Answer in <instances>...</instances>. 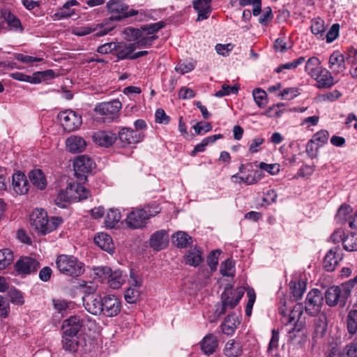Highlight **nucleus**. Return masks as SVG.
Listing matches in <instances>:
<instances>
[{
	"label": "nucleus",
	"mask_w": 357,
	"mask_h": 357,
	"mask_svg": "<svg viewBox=\"0 0 357 357\" xmlns=\"http://www.w3.org/2000/svg\"><path fill=\"white\" fill-rule=\"evenodd\" d=\"M357 284V275L340 285H333L328 287L324 294L326 303L329 307L340 305L344 307L351 296L354 287Z\"/></svg>",
	"instance_id": "f257e3e1"
},
{
	"label": "nucleus",
	"mask_w": 357,
	"mask_h": 357,
	"mask_svg": "<svg viewBox=\"0 0 357 357\" xmlns=\"http://www.w3.org/2000/svg\"><path fill=\"white\" fill-rule=\"evenodd\" d=\"M29 222L32 229L40 235H45L55 230L62 223L63 219L61 217L49 219L46 211L37 209L31 214Z\"/></svg>",
	"instance_id": "f03ea898"
},
{
	"label": "nucleus",
	"mask_w": 357,
	"mask_h": 357,
	"mask_svg": "<svg viewBox=\"0 0 357 357\" xmlns=\"http://www.w3.org/2000/svg\"><path fill=\"white\" fill-rule=\"evenodd\" d=\"M160 211L158 205H146L143 208H133L126 219V225L131 229L144 227L148 220Z\"/></svg>",
	"instance_id": "7ed1b4c3"
},
{
	"label": "nucleus",
	"mask_w": 357,
	"mask_h": 357,
	"mask_svg": "<svg viewBox=\"0 0 357 357\" xmlns=\"http://www.w3.org/2000/svg\"><path fill=\"white\" fill-rule=\"evenodd\" d=\"M56 265L61 273L73 278L78 277L84 272V264L73 255H59Z\"/></svg>",
	"instance_id": "20e7f679"
},
{
	"label": "nucleus",
	"mask_w": 357,
	"mask_h": 357,
	"mask_svg": "<svg viewBox=\"0 0 357 357\" xmlns=\"http://www.w3.org/2000/svg\"><path fill=\"white\" fill-rule=\"evenodd\" d=\"M244 292L245 289L242 287L233 289L232 286L228 284L221 295L222 305L216 309L218 316L224 314L227 309L234 308L243 296Z\"/></svg>",
	"instance_id": "39448f33"
},
{
	"label": "nucleus",
	"mask_w": 357,
	"mask_h": 357,
	"mask_svg": "<svg viewBox=\"0 0 357 357\" xmlns=\"http://www.w3.org/2000/svg\"><path fill=\"white\" fill-rule=\"evenodd\" d=\"M107 8L112 14L109 17L111 20L120 21L138 14V11L130 8L125 0H109L107 3Z\"/></svg>",
	"instance_id": "423d86ee"
},
{
	"label": "nucleus",
	"mask_w": 357,
	"mask_h": 357,
	"mask_svg": "<svg viewBox=\"0 0 357 357\" xmlns=\"http://www.w3.org/2000/svg\"><path fill=\"white\" fill-rule=\"evenodd\" d=\"M121 107V102L119 100L114 99L109 102L98 103L96 105L94 112L98 114L105 116L104 122L110 123L119 118Z\"/></svg>",
	"instance_id": "0eeeda50"
},
{
	"label": "nucleus",
	"mask_w": 357,
	"mask_h": 357,
	"mask_svg": "<svg viewBox=\"0 0 357 357\" xmlns=\"http://www.w3.org/2000/svg\"><path fill=\"white\" fill-rule=\"evenodd\" d=\"M324 305V296L318 289H313L307 294L304 309L311 317H317L321 312Z\"/></svg>",
	"instance_id": "6e6552de"
},
{
	"label": "nucleus",
	"mask_w": 357,
	"mask_h": 357,
	"mask_svg": "<svg viewBox=\"0 0 357 357\" xmlns=\"http://www.w3.org/2000/svg\"><path fill=\"white\" fill-rule=\"evenodd\" d=\"M95 272L100 278L107 279L109 287L114 289L120 288L125 282L122 271L119 269L112 271L109 266H102L96 268Z\"/></svg>",
	"instance_id": "1a4fd4ad"
},
{
	"label": "nucleus",
	"mask_w": 357,
	"mask_h": 357,
	"mask_svg": "<svg viewBox=\"0 0 357 357\" xmlns=\"http://www.w3.org/2000/svg\"><path fill=\"white\" fill-rule=\"evenodd\" d=\"M62 127L67 132H72L79 128L82 123V116L73 110H65L58 114Z\"/></svg>",
	"instance_id": "9d476101"
},
{
	"label": "nucleus",
	"mask_w": 357,
	"mask_h": 357,
	"mask_svg": "<svg viewBox=\"0 0 357 357\" xmlns=\"http://www.w3.org/2000/svg\"><path fill=\"white\" fill-rule=\"evenodd\" d=\"M75 174L80 181L86 179V174L90 172L95 167V163L91 158L86 155L76 158L73 162Z\"/></svg>",
	"instance_id": "9b49d317"
},
{
	"label": "nucleus",
	"mask_w": 357,
	"mask_h": 357,
	"mask_svg": "<svg viewBox=\"0 0 357 357\" xmlns=\"http://www.w3.org/2000/svg\"><path fill=\"white\" fill-rule=\"evenodd\" d=\"M121 309V303L119 298L114 295H106L102 297V315L107 317H116Z\"/></svg>",
	"instance_id": "f8f14e48"
},
{
	"label": "nucleus",
	"mask_w": 357,
	"mask_h": 357,
	"mask_svg": "<svg viewBox=\"0 0 357 357\" xmlns=\"http://www.w3.org/2000/svg\"><path fill=\"white\" fill-rule=\"evenodd\" d=\"M343 259V253L340 247H334L329 250L323 261V267L326 271L333 272Z\"/></svg>",
	"instance_id": "ddd939ff"
},
{
	"label": "nucleus",
	"mask_w": 357,
	"mask_h": 357,
	"mask_svg": "<svg viewBox=\"0 0 357 357\" xmlns=\"http://www.w3.org/2000/svg\"><path fill=\"white\" fill-rule=\"evenodd\" d=\"M15 269L19 274L29 275L40 268V263L30 257H21L15 263Z\"/></svg>",
	"instance_id": "4468645a"
},
{
	"label": "nucleus",
	"mask_w": 357,
	"mask_h": 357,
	"mask_svg": "<svg viewBox=\"0 0 357 357\" xmlns=\"http://www.w3.org/2000/svg\"><path fill=\"white\" fill-rule=\"evenodd\" d=\"M83 305L85 309L91 314L101 315L102 297L99 294H87L83 297Z\"/></svg>",
	"instance_id": "2eb2a0df"
},
{
	"label": "nucleus",
	"mask_w": 357,
	"mask_h": 357,
	"mask_svg": "<svg viewBox=\"0 0 357 357\" xmlns=\"http://www.w3.org/2000/svg\"><path fill=\"white\" fill-rule=\"evenodd\" d=\"M83 327V319L77 315L70 316L62 324L63 334L66 336H79L78 333Z\"/></svg>",
	"instance_id": "dca6fc26"
},
{
	"label": "nucleus",
	"mask_w": 357,
	"mask_h": 357,
	"mask_svg": "<svg viewBox=\"0 0 357 357\" xmlns=\"http://www.w3.org/2000/svg\"><path fill=\"white\" fill-rule=\"evenodd\" d=\"M114 26L98 24L96 25L79 27L74 31L76 36H84L96 31V36L100 37L112 31Z\"/></svg>",
	"instance_id": "f3484780"
},
{
	"label": "nucleus",
	"mask_w": 357,
	"mask_h": 357,
	"mask_svg": "<svg viewBox=\"0 0 357 357\" xmlns=\"http://www.w3.org/2000/svg\"><path fill=\"white\" fill-rule=\"evenodd\" d=\"M143 135L139 130H134L131 128H122L119 131V139L122 146H127L137 144L143 139Z\"/></svg>",
	"instance_id": "a211bd4d"
},
{
	"label": "nucleus",
	"mask_w": 357,
	"mask_h": 357,
	"mask_svg": "<svg viewBox=\"0 0 357 357\" xmlns=\"http://www.w3.org/2000/svg\"><path fill=\"white\" fill-rule=\"evenodd\" d=\"M93 141L98 145L104 147L112 146L117 139L116 133L108 130H98L92 135Z\"/></svg>",
	"instance_id": "6ab92c4d"
},
{
	"label": "nucleus",
	"mask_w": 357,
	"mask_h": 357,
	"mask_svg": "<svg viewBox=\"0 0 357 357\" xmlns=\"http://www.w3.org/2000/svg\"><path fill=\"white\" fill-rule=\"evenodd\" d=\"M129 30L130 31L131 36L136 40V42L133 43V44L136 45V48L150 47L158 38L155 35L147 36L143 33L141 29L130 28Z\"/></svg>",
	"instance_id": "aec40b11"
},
{
	"label": "nucleus",
	"mask_w": 357,
	"mask_h": 357,
	"mask_svg": "<svg viewBox=\"0 0 357 357\" xmlns=\"http://www.w3.org/2000/svg\"><path fill=\"white\" fill-rule=\"evenodd\" d=\"M193 8L197 12V22L206 20L212 11L211 0H193Z\"/></svg>",
	"instance_id": "412c9836"
},
{
	"label": "nucleus",
	"mask_w": 357,
	"mask_h": 357,
	"mask_svg": "<svg viewBox=\"0 0 357 357\" xmlns=\"http://www.w3.org/2000/svg\"><path fill=\"white\" fill-rule=\"evenodd\" d=\"M114 55L119 60H132V54L136 50V45L133 43H116Z\"/></svg>",
	"instance_id": "4be33fe9"
},
{
	"label": "nucleus",
	"mask_w": 357,
	"mask_h": 357,
	"mask_svg": "<svg viewBox=\"0 0 357 357\" xmlns=\"http://www.w3.org/2000/svg\"><path fill=\"white\" fill-rule=\"evenodd\" d=\"M199 345L202 353L210 356L214 354L218 349V340L215 335L209 333L200 341Z\"/></svg>",
	"instance_id": "5701e85b"
},
{
	"label": "nucleus",
	"mask_w": 357,
	"mask_h": 357,
	"mask_svg": "<svg viewBox=\"0 0 357 357\" xmlns=\"http://www.w3.org/2000/svg\"><path fill=\"white\" fill-rule=\"evenodd\" d=\"M167 244L168 236L165 230L154 232L149 239L150 247L156 251L165 248Z\"/></svg>",
	"instance_id": "b1692460"
},
{
	"label": "nucleus",
	"mask_w": 357,
	"mask_h": 357,
	"mask_svg": "<svg viewBox=\"0 0 357 357\" xmlns=\"http://www.w3.org/2000/svg\"><path fill=\"white\" fill-rule=\"evenodd\" d=\"M75 195L70 183L65 190H60L57 194L54 200L55 204L60 208H66L71 202L75 201Z\"/></svg>",
	"instance_id": "393cba45"
},
{
	"label": "nucleus",
	"mask_w": 357,
	"mask_h": 357,
	"mask_svg": "<svg viewBox=\"0 0 357 357\" xmlns=\"http://www.w3.org/2000/svg\"><path fill=\"white\" fill-rule=\"evenodd\" d=\"M67 150L73 153H81L86 147V142L84 138L77 135H71L66 140Z\"/></svg>",
	"instance_id": "a878e982"
},
{
	"label": "nucleus",
	"mask_w": 357,
	"mask_h": 357,
	"mask_svg": "<svg viewBox=\"0 0 357 357\" xmlns=\"http://www.w3.org/2000/svg\"><path fill=\"white\" fill-rule=\"evenodd\" d=\"M12 185L14 191L18 195H24L29 190V181L26 176L21 172L13 175Z\"/></svg>",
	"instance_id": "bb28decb"
},
{
	"label": "nucleus",
	"mask_w": 357,
	"mask_h": 357,
	"mask_svg": "<svg viewBox=\"0 0 357 357\" xmlns=\"http://www.w3.org/2000/svg\"><path fill=\"white\" fill-rule=\"evenodd\" d=\"M317 81V87L319 89L330 88L334 84V79L331 73L326 69L322 68L320 73H317V77H314Z\"/></svg>",
	"instance_id": "cd10ccee"
},
{
	"label": "nucleus",
	"mask_w": 357,
	"mask_h": 357,
	"mask_svg": "<svg viewBox=\"0 0 357 357\" xmlns=\"http://www.w3.org/2000/svg\"><path fill=\"white\" fill-rule=\"evenodd\" d=\"M345 326L347 333L354 336L357 333V308L352 307L349 310L345 318Z\"/></svg>",
	"instance_id": "c85d7f7f"
},
{
	"label": "nucleus",
	"mask_w": 357,
	"mask_h": 357,
	"mask_svg": "<svg viewBox=\"0 0 357 357\" xmlns=\"http://www.w3.org/2000/svg\"><path fill=\"white\" fill-rule=\"evenodd\" d=\"M94 243L102 250L109 253H112L114 250V245L112 238L105 233L98 234L94 237Z\"/></svg>",
	"instance_id": "c756f323"
},
{
	"label": "nucleus",
	"mask_w": 357,
	"mask_h": 357,
	"mask_svg": "<svg viewBox=\"0 0 357 357\" xmlns=\"http://www.w3.org/2000/svg\"><path fill=\"white\" fill-rule=\"evenodd\" d=\"M184 258L185 264L197 267L203 261L202 252L199 248L195 247L188 251Z\"/></svg>",
	"instance_id": "7c9ffc66"
},
{
	"label": "nucleus",
	"mask_w": 357,
	"mask_h": 357,
	"mask_svg": "<svg viewBox=\"0 0 357 357\" xmlns=\"http://www.w3.org/2000/svg\"><path fill=\"white\" fill-rule=\"evenodd\" d=\"M79 3L76 0H70L66 2L58 11L54 14V17L57 20L68 18L75 14L74 10H71L70 7L78 5Z\"/></svg>",
	"instance_id": "2f4dec72"
},
{
	"label": "nucleus",
	"mask_w": 357,
	"mask_h": 357,
	"mask_svg": "<svg viewBox=\"0 0 357 357\" xmlns=\"http://www.w3.org/2000/svg\"><path fill=\"white\" fill-rule=\"evenodd\" d=\"M321 69V61L317 57H310L306 61L305 70L312 78L317 77V73H320Z\"/></svg>",
	"instance_id": "473e14b6"
},
{
	"label": "nucleus",
	"mask_w": 357,
	"mask_h": 357,
	"mask_svg": "<svg viewBox=\"0 0 357 357\" xmlns=\"http://www.w3.org/2000/svg\"><path fill=\"white\" fill-rule=\"evenodd\" d=\"M61 343L65 351L75 353L79 348V336H66L62 334Z\"/></svg>",
	"instance_id": "72a5a7b5"
},
{
	"label": "nucleus",
	"mask_w": 357,
	"mask_h": 357,
	"mask_svg": "<svg viewBox=\"0 0 357 357\" xmlns=\"http://www.w3.org/2000/svg\"><path fill=\"white\" fill-rule=\"evenodd\" d=\"M29 179L32 184L40 190H43L47 185L46 178L40 169L31 171L29 174Z\"/></svg>",
	"instance_id": "f704fd0d"
},
{
	"label": "nucleus",
	"mask_w": 357,
	"mask_h": 357,
	"mask_svg": "<svg viewBox=\"0 0 357 357\" xmlns=\"http://www.w3.org/2000/svg\"><path fill=\"white\" fill-rule=\"evenodd\" d=\"M238 324V319L234 314H229L221 325L222 331L225 334L232 335Z\"/></svg>",
	"instance_id": "c9c22d12"
},
{
	"label": "nucleus",
	"mask_w": 357,
	"mask_h": 357,
	"mask_svg": "<svg viewBox=\"0 0 357 357\" xmlns=\"http://www.w3.org/2000/svg\"><path fill=\"white\" fill-rule=\"evenodd\" d=\"M172 242L177 248H186L191 245L192 238L184 231H178L172 235Z\"/></svg>",
	"instance_id": "e433bc0d"
},
{
	"label": "nucleus",
	"mask_w": 357,
	"mask_h": 357,
	"mask_svg": "<svg viewBox=\"0 0 357 357\" xmlns=\"http://www.w3.org/2000/svg\"><path fill=\"white\" fill-rule=\"evenodd\" d=\"M224 354L227 357H238L242 354L241 344L234 340L228 341L224 349Z\"/></svg>",
	"instance_id": "4c0bfd02"
},
{
	"label": "nucleus",
	"mask_w": 357,
	"mask_h": 357,
	"mask_svg": "<svg viewBox=\"0 0 357 357\" xmlns=\"http://www.w3.org/2000/svg\"><path fill=\"white\" fill-rule=\"evenodd\" d=\"M289 288L295 300H298L301 298L306 289V283L301 280H292L289 282Z\"/></svg>",
	"instance_id": "58836bf2"
},
{
	"label": "nucleus",
	"mask_w": 357,
	"mask_h": 357,
	"mask_svg": "<svg viewBox=\"0 0 357 357\" xmlns=\"http://www.w3.org/2000/svg\"><path fill=\"white\" fill-rule=\"evenodd\" d=\"M121 215L118 209L111 208L107 213L105 225L107 228H113L121 220Z\"/></svg>",
	"instance_id": "ea45409f"
},
{
	"label": "nucleus",
	"mask_w": 357,
	"mask_h": 357,
	"mask_svg": "<svg viewBox=\"0 0 357 357\" xmlns=\"http://www.w3.org/2000/svg\"><path fill=\"white\" fill-rule=\"evenodd\" d=\"M314 334L316 337H322L327 330L326 317L320 316L314 321Z\"/></svg>",
	"instance_id": "a19ab883"
},
{
	"label": "nucleus",
	"mask_w": 357,
	"mask_h": 357,
	"mask_svg": "<svg viewBox=\"0 0 357 357\" xmlns=\"http://www.w3.org/2000/svg\"><path fill=\"white\" fill-rule=\"evenodd\" d=\"M343 248L349 252L357 250V234L351 232L344 237Z\"/></svg>",
	"instance_id": "79ce46f5"
},
{
	"label": "nucleus",
	"mask_w": 357,
	"mask_h": 357,
	"mask_svg": "<svg viewBox=\"0 0 357 357\" xmlns=\"http://www.w3.org/2000/svg\"><path fill=\"white\" fill-rule=\"evenodd\" d=\"M2 15L8 26L15 30L22 32L24 29L21 24L20 20L10 12H4Z\"/></svg>",
	"instance_id": "37998d69"
},
{
	"label": "nucleus",
	"mask_w": 357,
	"mask_h": 357,
	"mask_svg": "<svg viewBox=\"0 0 357 357\" xmlns=\"http://www.w3.org/2000/svg\"><path fill=\"white\" fill-rule=\"evenodd\" d=\"M231 178H238V183H244L246 185H252L257 183L262 178V173L260 171L256 170L254 172L253 176L248 175L246 176H238L236 174L233 175Z\"/></svg>",
	"instance_id": "c03bdc74"
},
{
	"label": "nucleus",
	"mask_w": 357,
	"mask_h": 357,
	"mask_svg": "<svg viewBox=\"0 0 357 357\" xmlns=\"http://www.w3.org/2000/svg\"><path fill=\"white\" fill-rule=\"evenodd\" d=\"M310 29L313 34L323 38L325 32L324 20L320 17L312 19Z\"/></svg>",
	"instance_id": "a18cd8bd"
},
{
	"label": "nucleus",
	"mask_w": 357,
	"mask_h": 357,
	"mask_svg": "<svg viewBox=\"0 0 357 357\" xmlns=\"http://www.w3.org/2000/svg\"><path fill=\"white\" fill-rule=\"evenodd\" d=\"M54 77L55 73L53 70L36 72L32 75V84H38Z\"/></svg>",
	"instance_id": "49530a36"
},
{
	"label": "nucleus",
	"mask_w": 357,
	"mask_h": 357,
	"mask_svg": "<svg viewBox=\"0 0 357 357\" xmlns=\"http://www.w3.org/2000/svg\"><path fill=\"white\" fill-rule=\"evenodd\" d=\"M14 259L13 252L8 248L0 250V270L6 268Z\"/></svg>",
	"instance_id": "de8ad7c7"
},
{
	"label": "nucleus",
	"mask_w": 357,
	"mask_h": 357,
	"mask_svg": "<svg viewBox=\"0 0 357 357\" xmlns=\"http://www.w3.org/2000/svg\"><path fill=\"white\" fill-rule=\"evenodd\" d=\"M352 212V208L349 205H342L337 211L335 218L336 220L343 224L344 222L348 221Z\"/></svg>",
	"instance_id": "09e8293b"
},
{
	"label": "nucleus",
	"mask_w": 357,
	"mask_h": 357,
	"mask_svg": "<svg viewBox=\"0 0 357 357\" xmlns=\"http://www.w3.org/2000/svg\"><path fill=\"white\" fill-rule=\"evenodd\" d=\"M71 185L72 188L73 189V192L75 194V201L84 199L89 196V190H87L85 187L82 186L81 184L78 183H72Z\"/></svg>",
	"instance_id": "8fccbe9b"
},
{
	"label": "nucleus",
	"mask_w": 357,
	"mask_h": 357,
	"mask_svg": "<svg viewBox=\"0 0 357 357\" xmlns=\"http://www.w3.org/2000/svg\"><path fill=\"white\" fill-rule=\"evenodd\" d=\"M165 26V23L162 21H160L156 23L144 25L141 26L139 29L143 31V33L147 36H153L154 33H157L159 30L162 29Z\"/></svg>",
	"instance_id": "3c124183"
},
{
	"label": "nucleus",
	"mask_w": 357,
	"mask_h": 357,
	"mask_svg": "<svg viewBox=\"0 0 357 357\" xmlns=\"http://www.w3.org/2000/svg\"><path fill=\"white\" fill-rule=\"evenodd\" d=\"M303 310L304 307L302 303H299L294 305L293 309L289 313L287 325H291V322L296 320H299L303 313Z\"/></svg>",
	"instance_id": "603ef678"
},
{
	"label": "nucleus",
	"mask_w": 357,
	"mask_h": 357,
	"mask_svg": "<svg viewBox=\"0 0 357 357\" xmlns=\"http://www.w3.org/2000/svg\"><path fill=\"white\" fill-rule=\"evenodd\" d=\"M239 89L238 85H234L232 86L227 84H223L220 90L218 91L215 96L218 98H221L230 94H237Z\"/></svg>",
	"instance_id": "864d4df0"
},
{
	"label": "nucleus",
	"mask_w": 357,
	"mask_h": 357,
	"mask_svg": "<svg viewBox=\"0 0 357 357\" xmlns=\"http://www.w3.org/2000/svg\"><path fill=\"white\" fill-rule=\"evenodd\" d=\"M239 5L242 7L252 5V14L257 16L261 11V0H239Z\"/></svg>",
	"instance_id": "5fc2aeb1"
},
{
	"label": "nucleus",
	"mask_w": 357,
	"mask_h": 357,
	"mask_svg": "<svg viewBox=\"0 0 357 357\" xmlns=\"http://www.w3.org/2000/svg\"><path fill=\"white\" fill-rule=\"evenodd\" d=\"M252 95L256 104L259 107H264L266 105V92L260 89H255L252 91Z\"/></svg>",
	"instance_id": "6e6d98bb"
},
{
	"label": "nucleus",
	"mask_w": 357,
	"mask_h": 357,
	"mask_svg": "<svg viewBox=\"0 0 357 357\" xmlns=\"http://www.w3.org/2000/svg\"><path fill=\"white\" fill-rule=\"evenodd\" d=\"M330 68L337 66L338 68L344 67V56L338 52H334L329 58Z\"/></svg>",
	"instance_id": "4d7b16f0"
},
{
	"label": "nucleus",
	"mask_w": 357,
	"mask_h": 357,
	"mask_svg": "<svg viewBox=\"0 0 357 357\" xmlns=\"http://www.w3.org/2000/svg\"><path fill=\"white\" fill-rule=\"evenodd\" d=\"M288 337L293 344L300 347H302L307 341V335L305 333L289 335Z\"/></svg>",
	"instance_id": "13d9d810"
},
{
	"label": "nucleus",
	"mask_w": 357,
	"mask_h": 357,
	"mask_svg": "<svg viewBox=\"0 0 357 357\" xmlns=\"http://www.w3.org/2000/svg\"><path fill=\"white\" fill-rule=\"evenodd\" d=\"M140 294L139 291L135 288L129 287L125 292V300L128 303H135L139 298Z\"/></svg>",
	"instance_id": "bf43d9fd"
},
{
	"label": "nucleus",
	"mask_w": 357,
	"mask_h": 357,
	"mask_svg": "<svg viewBox=\"0 0 357 357\" xmlns=\"http://www.w3.org/2000/svg\"><path fill=\"white\" fill-rule=\"evenodd\" d=\"M305 61V57L300 56L299 58L294 60L291 62L282 64L275 69L277 73H280L284 69H293L302 64Z\"/></svg>",
	"instance_id": "052dcab7"
},
{
	"label": "nucleus",
	"mask_w": 357,
	"mask_h": 357,
	"mask_svg": "<svg viewBox=\"0 0 357 357\" xmlns=\"http://www.w3.org/2000/svg\"><path fill=\"white\" fill-rule=\"evenodd\" d=\"M329 133L327 130H321L312 136V139L314 142H317V144L321 146L328 142Z\"/></svg>",
	"instance_id": "680f3d73"
},
{
	"label": "nucleus",
	"mask_w": 357,
	"mask_h": 357,
	"mask_svg": "<svg viewBox=\"0 0 357 357\" xmlns=\"http://www.w3.org/2000/svg\"><path fill=\"white\" fill-rule=\"evenodd\" d=\"M8 296L13 303L17 305L24 304V298L22 293L17 289L13 288L8 291Z\"/></svg>",
	"instance_id": "e2e57ef3"
},
{
	"label": "nucleus",
	"mask_w": 357,
	"mask_h": 357,
	"mask_svg": "<svg viewBox=\"0 0 357 357\" xmlns=\"http://www.w3.org/2000/svg\"><path fill=\"white\" fill-rule=\"evenodd\" d=\"M221 252L219 250H212L207 257V263L211 268V271H215L217 268V266L218 264V255H220Z\"/></svg>",
	"instance_id": "0e129e2a"
},
{
	"label": "nucleus",
	"mask_w": 357,
	"mask_h": 357,
	"mask_svg": "<svg viewBox=\"0 0 357 357\" xmlns=\"http://www.w3.org/2000/svg\"><path fill=\"white\" fill-rule=\"evenodd\" d=\"M234 266V263L233 260L230 259H226L220 266V273L223 276H231L232 270Z\"/></svg>",
	"instance_id": "69168bd1"
},
{
	"label": "nucleus",
	"mask_w": 357,
	"mask_h": 357,
	"mask_svg": "<svg viewBox=\"0 0 357 357\" xmlns=\"http://www.w3.org/2000/svg\"><path fill=\"white\" fill-rule=\"evenodd\" d=\"M10 314V304L8 300L0 295V318L6 319Z\"/></svg>",
	"instance_id": "338daca9"
},
{
	"label": "nucleus",
	"mask_w": 357,
	"mask_h": 357,
	"mask_svg": "<svg viewBox=\"0 0 357 357\" xmlns=\"http://www.w3.org/2000/svg\"><path fill=\"white\" fill-rule=\"evenodd\" d=\"M193 128L197 135H203L212 130V126L208 122H198L194 126Z\"/></svg>",
	"instance_id": "774afa93"
}]
</instances>
